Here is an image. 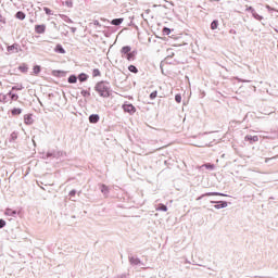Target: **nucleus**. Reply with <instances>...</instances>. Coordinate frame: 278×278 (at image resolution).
Wrapping results in <instances>:
<instances>
[{
    "mask_svg": "<svg viewBox=\"0 0 278 278\" xmlns=\"http://www.w3.org/2000/svg\"><path fill=\"white\" fill-rule=\"evenodd\" d=\"M115 278H127V274L118 275V276H116Z\"/></svg>",
    "mask_w": 278,
    "mask_h": 278,
    "instance_id": "obj_51",
    "label": "nucleus"
},
{
    "mask_svg": "<svg viewBox=\"0 0 278 278\" xmlns=\"http://www.w3.org/2000/svg\"><path fill=\"white\" fill-rule=\"evenodd\" d=\"M17 71L25 74L29 71V65H27V63H22L18 65Z\"/></svg>",
    "mask_w": 278,
    "mask_h": 278,
    "instance_id": "obj_19",
    "label": "nucleus"
},
{
    "mask_svg": "<svg viewBox=\"0 0 278 278\" xmlns=\"http://www.w3.org/2000/svg\"><path fill=\"white\" fill-rule=\"evenodd\" d=\"M244 141L250 142L251 144H255V142H260V137L257 135L255 136L247 135L244 137Z\"/></svg>",
    "mask_w": 278,
    "mask_h": 278,
    "instance_id": "obj_8",
    "label": "nucleus"
},
{
    "mask_svg": "<svg viewBox=\"0 0 278 278\" xmlns=\"http://www.w3.org/2000/svg\"><path fill=\"white\" fill-rule=\"evenodd\" d=\"M93 25H96V27H101V23L99 22V20L93 21Z\"/></svg>",
    "mask_w": 278,
    "mask_h": 278,
    "instance_id": "obj_49",
    "label": "nucleus"
},
{
    "mask_svg": "<svg viewBox=\"0 0 278 278\" xmlns=\"http://www.w3.org/2000/svg\"><path fill=\"white\" fill-rule=\"evenodd\" d=\"M26 17H27V14H25V12L23 11H17L15 13V18H17L18 21H25Z\"/></svg>",
    "mask_w": 278,
    "mask_h": 278,
    "instance_id": "obj_21",
    "label": "nucleus"
},
{
    "mask_svg": "<svg viewBox=\"0 0 278 278\" xmlns=\"http://www.w3.org/2000/svg\"><path fill=\"white\" fill-rule=\"evenodd\" d=\"M211 203L213 204V207L215 210H225V207H228V205H229V202H227L225 200H220V201L212 200Z\"/></svg>",
    "mask_w": 278,
    "mask_h": 278,
    "instance_id": "obj_5",
    "label": "nucleus"
},
{
    "mask_svg": "<svg viewBox=\"0 0 278 278\" xmlns=\"http://www.w3.org/2000/svg\"><path fill=\"white\" fill-rule=\"evenodd\" d=\"M7 225L8 223L5 222V219L0 218V229H3Z\"/></svg>",
    "mask_w": 278,
    "mask_h": 278,
    "instance_id": "obj_43",
    "label": "nucleus"
},
{
    "mask_svg": "<svg viewBox=\"0 0 278 278\" xmlns=\"http://www.w3.org/2000/svg\"><path fill=\"white\" fill-rule=\"evenodd\" d=\"M277 157H278V155H276V156L271 157V160H277Z\"/></svg>",
    "mask_w": 278,
    "mask_h": 278,
    "instance_id": "obj_56",
    "label": "nucleus"
},
{
    "mask_svg": "<svg viewBox=\"0 0 278 278\" xmlns=\"http://www.w3.org/2000/svg\"><path fill=\"white\" fill-rule=\"evenodd\" d=\"M65 5L66 8H73V0H66Z\"/></svg>",
    "mask_w": 278,
    "mask_h": 278,
    "instance_id": "obj_46",
    "label": "nucleus"
},
{
    "mask_svg": "<svg viewBox=\"0 0 278 278\" xmlns=\"http://www.w3.org/2000/svg\"><path fill=\"white\" fill-rule=\"evenodd\" d=\"M204 167L206 168V170H214V168H216V165H214V163H205Z\"/></svg>",
    "mask_w": 278,
    "mask_h": 278,
    "instance_id": "obj_35",
    "label": "nucleus"
},
{
    "mask_svg": "<svg viewBox=\"0 0 278 278\" xmlns=\"http://www.w3.org/2000/svg\"><path fill=\"white\" fill-rule=\"evenodd\" d=\"M7 51H8V53H21V51H23V49H21V45L15 42L11 46H7Z\"/></svg>",
    "mask_w": 278,
    "mask_h": 278,
    "instance_id": "obj_6",
    "label": "nucleus"
},
{
    "mask_svg": "<svg viewBox=\"0 0 278 278\" xmlns=\"http://www.w3.org/2000/svg\"><path fill=\"white\" fill-rule=\"evenodd\" d=\"M42 160H49V157H47V153H42Z\"/></svg>",
    "mask_w": 278,
    "mask_h": 278,
    "instance_id": "obj_54",
    "label": "nucleus"
},
{
    "mask_svg": "<svg viewBox=\"0 0 278 278\" xmlns=\"http://www.w3.org/2000/svg\"><path fill=\"white\" fill-rule=\"evenodd\" d=\"M252 16H253V18H255V21H264V16L256 13V11H254V13H252Z\"/></svg>",
    "mask_w": 278,
    "mask_h": 278,
    "instance_id": "obj_36",
    "label": "nucleus"
},
{
    "mask_svg": "<svg viewBox=\"0 0 278 278\" xmlns=\"http://www.w3.org/2000/svg\"><path fill=\"white\" fill-rule=\"evenodd\" d=\"M149 99L151 101H155V99H157V90L152 91L149 96Z\"/></svg>",
    "mask_w": 278,
    "mask_h": 278,
    "instance_id": "obj_39",
    "label": "nucleus"
},
{
    "mask_svg": "<svg viewBox=\"0 0 278 278\" xmlns=\"http://www.w3.org/2000/svg\"><path fill=\"white\" fill-rule=\"evenodd\" d=\"M122 110L125 112V114H129L130 116H134V114L137 112L136 108L127 101L122 104Z\"/></svg>",
    "mask_w": 278,
    "mask_h": 278,
    "instance_id": "obj_2",
    "label": "nucleus"
},
{
    "mask_svg": "<svg viewBox=\"0 0 278 278\" xmlns=\"http://www.w3.org/2000/svg\"><path fill=\"white\" fill-rule=\"evenodd\" d=\"M46 155H47L46 157H48V160H50L51 157L53 159V150L46 152Z\"/></svg>",
    "mask_w": 278,
    "mask_h": 278,
    "instance_id": "obj_45",
    "label": "nucleus"
},
{
    "mask_svg": "<svg viewBox=\"0 0 278 278\" xmlns=\"http://www.w3.org/2000/svg\"><path fill=\"white\" fill-rule=\"evenodd\" d=\"M94 92L99 94L102 99H110L112 97V86L108 80H99L94 87Z\"/></svg>",
    "mask_w": 278,
    "mask_h": 278,
    "instance_id": "obj_1",
    "label": "nucleus"
},
{
    "mask_svg": "<svg viewBox=\"0 0 278 278\" xmlns=\"http://www.w3.org/2000/svg\"><path fill=\"white\" fill-rule=\"evenodd\" d=\"M175 101H176V103H181V93L175 94Z\"/></svg>",
    "mask_w": 278,
    "mask_h": 278,
    "instance_id": "obj_42",
    "label": "nucleus"
},
{
    "mask_svg": "<svg viewBox=\"0 0 278 278\" xmlns=\"http://www.w3.org/2000/svg\"><path fill=\"white\" fill-rule=\"evenodd\" d=\"M273 149H277V147H274Z\"/></svg>",
    "mask_w": 278,
    "mask_h": 278,
    "instance_id": "obj_57",
    "label": "nucleus"
},
{
    "mask_svg": "<svg viewBox=\"0 0 278 278\" xmlns=\"http://www.w3.org/2000/svg\"><path fill=\"white\" fill-rule=\"evenodd\" d=\"M173 58H175V52H172L170 54H168L163 62H161V68H162V64H169V65H173L175 64V61H173Z\"/></svg>",
    "mask_w": 278,
    "mask_h": 278,
    "instance_id": "obj_9",
    "label": "nucleus"
},
{
    "mask_svg": "<svg viewBox=\"0 0 278 278\" xmlns=\"http://www.w3.org/2000/svg\"><path fill=\"white\" fill-rule=\"evenodd\" d=\"M45 31H47V25L45 24L35 25V34H45Z\"/></svg>",
    "mask_w": 278,
    "mask_h": 278,
    "instance_id": "obj_11",
    "label": "nucleus"
},
{
    "mask_svg": "<svg viewBox=\"0 0 278 278\" xmlns=\"http://www.w3.org/2000/svg\"><path fill=\"white\" fill-rule=\"evenodd\" d=\"M123 21H125V18H123V17L113 18L111 21V25H114L115 27H118V26L123 25Z\"/></svg>",
    "mask_w": 278,
    "mask_h": 278,
    "instance_id": "obj_20",
    "label": "nucleus"
},
{
    "mask_svg": "<svg viewBox=\"0 0 278 278\" xmlns=\"http://www.w3.org/2000/svg\"><path fill=\"white\" fill-rule=\"evenodd\" d=\"M11 114H12V116H21V114H23V109H21V108H13L11 110Z\"/></svg>",
    "mask_w": 278,
    "mask_h": 278,
    "instance_id": "obj_22",
    "label": "nucleus"
},
{
    "mask_svg": "<svg viewBox=\"0 0 278 278\" xmlns=\"http://www.w3.org/2000/svg\"><path fill=\"white\" fill-rule=\"evenodd\" d=\"M41 71H42V67L40 65H34L33 67L34 75L36 76L40 75Z\"/></svg>",
    "mask_w": 278,
    "mask_h": 278,
    "instance_id": "obj_27",
    "label": "nucleus"
},
{
    "mask_svg": "<svg viewBox=\"0 0 278 278\" xmlns=\"http://www.w3.org/2000/svg\"><path fill=\"white\" fill-rule=\"evenodd\" d=\"M125 58H126V60H127L128 62H134V60H136V56L132 55L131 52H130L127 56H125Z\"/></svg>",
    "mask_w": 278,
    "mask_h": 278,
    "instance_id": "obj_41",
    "label": "nucleus"
},
{
    "mask_svg": "<svg viewBox=\"0 0 278 278\" xmlns=\"http://www.w3.org/2000/svg\"><path fill=\"white\" fill-rule=\"evenodd\" d=\"M43 12L47 16H53V11L49 7H43Z\"/></svg>",
    "mask_w": 278,
    "mask_h": 278,
    "instance_id": "obj_34",
    "label": "nucleus"
},
{
    "mask_svg": "<svg viewBox=\"0 0 278 278\" xmlns=\"http://www.w3.org/2000/svg\"><path fill=\"white\" fill-rule=\"evenodd\" d=\"M53 51L54 53H60L61 55H64L66 53V49H64V46H62V43H56Z\"/></svg>",
    "mask_w": 278,
    "mask_h": 278,
    "instance_id": "obj_12",
    "label": "nucleus"
},
{
    "mask_svg": "<svg viewBox=\"0 0 278 278\" xmlns=\"http://www.w3.org/2000/svg\"><path fill=\"white\" fill-rule=\"evenodd\" d=\"M7 24H8V21L5 20V17H3V15H1V11H0V27L3 28V26Z\"/></svg>",
    "mask_w": 278,
    "mask_h": 278,
    "instance_id": "obj_37",
    "label": "nucleus"
},
{
    "mask_svg": "<svg viewBox=\"0 0 278 278\" xmlns=\"http://www.w3.org/2000/svg\"><path fill=\"white\" fill-rule=\"evenodd\" d=\"M90 90H91L90 87L88 88V90L83 89V90L80 91L81 97H84L85 99H88V97H90Z\"/></svg>",
    "mask_w": 278,
    "mask_h": 278,
    "instance_id": "obj_29",
    "label": "nucleus"
},
{
    "mask_svg": "<svg viewBox=\"0 0 278 278\" xmlns=\"http://www.w3.org/2000/svg\"><path fill=\"white\" fill-rule=\"evenodd\" d=\"M68 84H77V75L71 74L67 78Z\"/></svg>",
    "mask_w": 278,
    "mask_h": 278,
    "instance_id": "obj_25",
    "label": "nucleus"
},
{
    "mask_svg": "<svg viewBox=\"0 0 278 278\" xmlns=\"http://www.w3.org/2000/svg\"><path fill=\"white\" fill-rule=\"evenodd\" d=\"M24 89H25V87L23 86V84H17L12 87V90H16V91L24 90Z\"/></svg>",
    "mask_w": 278,
    "mask_h": 278,
    "instance_id": "obj_40",
    "label": "nucleus"
},
{
    "mask_svg": "<svg viewBox=\"0 0 278 278\" xmlns=\"http://www.w3.org/2000/svg\"><path fill=\"white\" fill-rule=\"evenodd\" d=\"M92 77H101V70L93 68L92 70Z\"/></svg>",
    "mask_w": 278,
    "mask_h": 278,
    "instance_id": "obj_38",
    "label": "nucleus"
},
{
    "mask_svg": "<svg viewBox=\"0 0 278 278\" xmlns=\"http://www.w3.org/2000/svg\"><path fill=\"white\" fill-rule=\"evenodd\" d=\"M72 34H75L77 31V27H70Z\"/></svg>",
    "mask_w": 278,
    "mask_h": 278,
    "instance_id": "obj_52",
    "label": "nucleus"
},
{
    "mask_svg": "<svg viewBox=\"0 0 278 278\" xmlns=\"http://www.w3.org/2000/svg\"><path fill=\"white\" fill-rule=\"evenodd\" d=\"M77 79L80 84H84V81H88V79H90V76L86 73H80L78 74Z\"/></svg>",
    "mask_w": 278,
    "mask_h": 278,
    "instance_id": "obj_18",
    "label": "nucleus"
},
{
    "mask_svg": "<svg viewBox=\"0 0 278 278\" xmlns=\"http://www.w3.org/2000/svg\"><path fill=\"white\" fill-rule=\"evenodd\" d=\"M60 17L62 18V21H64L65 23H73V20L71 17H68V15L66 14H61Z\"/></svg>",
    "mask_w": 278,
    "mask_h": 278,
    "instance_id": "obj_32",
    "label": "nucleus"
},
{
    "mask_svg": "<svg viewBox=\"0 0 278 278\" xmlns=\"http://www.w3.org/2000/svg\"><path fill=\"white\" fill-rule=\"evenodd\" d=\"M60 157H66V152L60 150H53V159L60 160Z\"/></svg>",
    "mask_w": 278,
    "mask_h": 278,
    "instance_id": "obj_16",
    "label": "nucleus"
},
{
    "mask_svg": "<svg viewBox=\"0 0 278 278\" xmlns=\"http://www.w3.org/2000/svg\"><path fill=\"white\" fill-rule=\"evenodd\" d=\"M7 96H8V99H10L11 101H18V93H14L12 91H9L7 93Z\"/></svg>",
    "mask_w": 278,
    "mask_h": 278,
    "instance_id": "obj_23",
    "label": "nucleus"
},
{
    "mask_svg": "<svg viewBox=\"0 0 278 278\" xmlns=\"http://www.w3.org/2000/svg\"><path fill=\"white\" fill-rule=\"evenodd\" d=\"M157 212H168V206L164 203H160L156 207Z\"/></svg>",
    "mask_w": 278,
    "mask_h": 278,
    "instance_id": "obj_26",
    "label": "nucleus"
},
{
    "mask_svg": "<svg viewBox=\"0 0 278 278\" xmlns=\"http://www.w3.org/2000/svg\"><path fill=\"white\" fill-rule=\"evenodd\" d=\"M18 139V131H13L11 135H10V138H9V142H14L15 140Z\"/></svg>",
    "mask_w": 278,
    "mask_h": 278,
    "instance_id": "obj_28",
    "label": "nucleus"
},
{
    "mask_svg": "<svg viewBox=\"0 0 278 278\" xmlns=\"http://www.w3.org/2000/svg\"><path fill=\"white\" fill-rule=\"evenodd\" d=\"M100 192H102V194L108 198L110 194V187H108V185L105 184H100Z\"/></svg>",
    "mask_w": 278,
    "mask_h": 278,
    "instance_id": "obj_15",
    "label": "nucleus"
},
{
    "mask_svg": "<svg viewBox=\"0 0 278 278\" xmlns=\"http://www.w3.org/2000/svg\"><path fill=\"white\" fill-rule=\"evenodd\" d=\"M210 1H215L216 3H220V0H210Z\"/></svg>",
    "mask_w": 278,
    "mask_h": 278,
    "instance_id": "obj_55",
    "label": "nucleus"
},
{
    "mask_svg": "<svg viewBox=\"0 0 278 278\" xmlns=\"http://www.w3.org/2000/svg\"><path fill=\"white\" fill-rule=\"evenodd\" d=\"M4 214H5V216H13L14 218H16L18 211L8 207V208H5Z\"/></svg>",
    "mask_w": 278,
    "mask_h": 278,
    "instance_id": "obj_17",
    "label": "nucleus"
},
{
    "mask_svg": "<svg viewBox=\"0 0 278 278\" xmlns=\"http://www.w3.org/2000/svg\"><path fill=\"white\" fill-rule=\"evenodd\" d=\"M128 262L130 266H144L142 260L134 254H128Z\"/></svg>",
    "mask_w": 278,
    "mask_h": 278,
    "instance_id": "obj_3",
    "label": "nucleus"
},
{
    "mask_svg": "<svg viewBox=\"0 0 278 278\" xmlns=\"http://www.w3.org/2000/svg\"><path fill=\"white\" fill-rule=\"evenodd\" d=\"M128 71H129V73H134L135 75H138V73H139L138 67L132 64L128 66Z\"/></svg>",
    "mask_w": 278,
    "mask_h": 278,
    "instance_id": "obj_30",
    "label": "nucleus"
},
{
    "mask_svg": "<svg viewBox=\"0 0 278 278\" xmlns=\"http://www.w3.org/2000/svg\"><path fill=\"white\" fill-rule=\"evenodd\" d=\"M25 125H34V114L28 113L24 115Z\"/></svg>",
    "mask_w": 278,
    "mask_h": 278,
    "instance_id": "obj_13",
    "label": "nucleus"
},
{
    "mask_svg": "<svg viewBox=\"0 0 278 278\" xmlns=\"http://www.w3.org/2000/svg\"><path fill=\"white\" fill-rule=\"evenodd\" d=\"M8 101H10V98H8V93H0V103H8Z\"/></svg>",
    "mask_w": 278,
    "mask_h": 278,
    "instance_id": "obj_31",
    "label": "nucleus"
},
{
    "mask_svg": "<svg viewBox=\"0 0 278 278\" xmlns=\"http://www.w3.org/2000/svg\"><path fill=\"white\" fill-rule=\"evenodd\" d=\"M51 74H52V77L62 78V77H66V75H68V72L62 71V70H53Z\"/></svg>",
    "mask_w": 278,
    "mask_h": 278,
    "instance_id": "obj_7",
    "label": "nucleus"
},
{
    "mask_svg": "<svg viewBox=\"0 0 278 278\" xmlns=\"http://www.w3.org/2000/svg\"><path fill=\"white\" fill-rule=\"evenodd\" d=\"M247 12H251V14L255 13V9L253 7H248Z\"/></svg>",
    "mask_w": 278,
    "mask_h": 278,
    "instance_id": "obj_48",
    "label": "nucleus"
},
{
    "mask_svg": "<svg viewBox=\"0 0 278 278\" xmlns=\"http://www.w3.org/2000/svg\"><path fill=\"white\" fill-rule=\"evenodd\" d=\"M172 29L170 28H168V27H163V29H162V34H163V36H170V34H172Z\"/></svg>",
    "mask_w": 278,
    "mask_h": 278,
    "instance_id": "obj_33",
    "label": "nucleus"
},
{
    "mask_svg": "<svg viewBox=\"0 0 278 278\" xmlns=\"http://www.w3.org/2000/svg\"><path fill=\"white\" fill-rule=\"evenodd\" d=\"M205 197H229V194L223 193V192H216V191L206 192L198 197L197 201H201V199H205Z\"/></svg>",
    "mask_w": 278,
    "mask_h": 278,
    "instance_id": "obj_4",
    "label": "nucleus"
},
{
    "mask_svg": "<svg viewBox=\"0 0 278 278\" xmlns=\"http://www.w3.org/2000/svg\"><path fill=\"white\" fill-rule=\"evenodd\" d=\"M88 121L91 125H97V123L101 121V116L99 114H91L89 115Z\"/></svg>",
    "mask_w": 278,
    "mask_h": 278,
    "instance_id": "obj_10",
    "label": "nucleus"
},
{
    "mask_svg": "<svg viewBox=\"0 0 278 278\" xmlns=\"http://www.w3.org/2000/svg\"><path fill=\"white\" fill-rule=\"evenodd\" d=\"M119 52H121L122 58H126L131 52V46L122 47Z\"/></svg>",
    "mask_w": 278,
    "mask_h": 278,
    "instance_id": "obj_14",
    "label": "nucleus"
},
{
    "mask_svg": "<svg viewBox=\"0 0 278 278\" xmlns=\"http://www.w3.org/2000/svg\"><path fill=\"white\" fill-rule=\"evenodd\" d=\"M77 195V190L76 189H72L68 193V197L73 198Z\"/></svg>",
    "mask_w": 278,
    "mask_h": 278,
    "instance_id": "obj_44",
    "label": "nucleus"
},
{
    "mask_svg": "<svg viewBox=\"0 0 278 278\" xmlns=\"http://www.w3.org/2000/svg\"><path fill=\"white\" fill-rule=\"evenodd\" d=\"M267 12H276L275 8L270 7L269 4H266Z\"/></svg>",
    "mask_w": 278,
    "mask_h": 278,
    "instance_id": "obj_47",
    "label": "nucleus"
},
{
    "mask_svg": "<svg viewBox=\"0 0 278 278\" xmlns=\"http://www.w3.org/2000/svg\"><path fill=\"white\" fill-rule=\"evenodd\" d=\"M229 34L236 35V34H238V31H236V29L231 28V29L229 30Z\"/></svg>",
    "mask_w": 278,
    "mask_h": 278,
    "instance_id": "obj_53",
    "label": "nucleus"
},
{
    "mask_svg": "<svg viewBox=\"0 0 278 278\" xmlns=\"http://www.w3.org/2000/svg\"><path fill=\"white\" fill-rule=\"evenodd\" d=\"M130 53H132V55L136 58L137 55H138V50L137 49H135V50H130Z\"/></svg>",
    "mask_w": 278,
    "mask_h": 278,
    "instance_id": "obj_50",
    "label": "nucleus"
},
{
    "mask_svg": "<svg viewBox=\"0 0 278 278\" xmlns=\"http://www.w3.org/2000/svg\"><path fill=\"white\" fill-rule=\"evenodd\" d=\"M219 25H220V23L218 22V20H213L210 27H211L212 31H215V29H218Z\"/></svg>",
    "mask_w": 278,
    "mask_h": 278,
    "instance_id": "obj_24",
    "label": "nucleus"
}]
</instances>
